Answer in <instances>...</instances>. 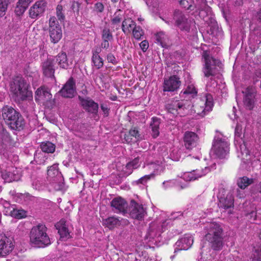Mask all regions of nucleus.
I'll use <instances>...</instances> for the list:
<instances>
[{"mask_svg":"<svg viewBox=\"0 0 261 261\" xmlns=\"http://www.w3.org/2000/svg\"><path fill=\"white\" fill-rule=\"evenodd\" d=\"M214 106L213 98L210 94H206L202 99L195 106L189 100L182 99L172 102L168 107L169 112L174 115L180 116L186 114L193 115L194 117H203L212 110Z\"/></svg>","mask_w":261,"mask_h":261,"instance_id":"obj_1","label":"nucleus"},{"mask_svg":"<svg viewBox=\"0 0 261 261\" xmlns=\"http://www.w3.org/2000/svg\"><path fill=\"white\" fill-rule=\"evenodd\" d=\"M29 84L24 79L17 77L11 84L10 90L19 100L31 99L32 92L29 90Z\"/></svg>","mask_w":261,"mask_h":261,"instance_id":"obj_2","label":"nucleus"},{"mask_svg":"<svg viewBox=\"0 0 261 261\" xmlns=\"http://www.w3.org/2000/svg\"><path fill=\"white\" fill-rule=\"evenodd\" d=\"M229 151V143L227 139L222 135H218L214 140L210 152L212 158H225Z\"/></svg>","mask_w":261,"mask_h":261,"instance_id":"obj_3","label":"nucleus"},{"mask_svg":"<svg viewBox=\"0 0 261 261\" xmlns=\"http://www.w3.org/2000/svg\"><path fill=\"white\" fill-rule=\"evenodd\" d=\"M2 116L13 129L19 130L24 124L22 117L12 107L5 106L2 110Z\"/></svg>","mask_w":261,"mask_h":261,"instance_id":"obj_4","label":"nucleus"},{"mask_svg":"<svg viewBox=\"0 0 261 261\" xmlns=\"http://www.w3.org/2000/svg\"><path fill=\"white\" fill-rule=\"evenodd\" d=\"M242 126L237 123L234 130V145L238 153V156L244 162L250 160L249 151L242 137Z\"/></svg>","mask_w":261,"mask_h":261,"instance_id":"obj_5","label":"nucleus"},{"mask_svg":"<svg viewBox=\"0 0 261 261\" xmlns=\"http://www.w3.org/2000/svg\"><path fill=\"white\" fill-rule=\"evenodd\" d=\"M188 212H176L172 213L169 218L166 219V214L165 212H162L159 217L153 222V226L166 228L171 227L173 225V222L178 220H182L188 216Z\"/></svg>","mask_w":261,"mask_h":261,"instance_id":"obj_6","label":"nucleus"},{"mask_svg":"<svg viewBox=\"0 0 261 261\" xmlns=\"http://www.w3.org/2000/svg\"><path fill=\"white\" fill-rule=\"evenodd\" d=\"M227 236L223 229H211L205 235V239L210 242L213 250L219 251L222 249Z\"/></svg>","mask_w":261,"mask_h":261,"instance_id":"obj_7","label":"nucleus"},{"mask_svg":"<svg viewBox=\"0 0 261 261\" xmlns=\"http://www.w3.org/2000/svg\"><path fill=\"white\" fill-rule=\"evenodd\" d=\"M30 242L38 248L45 247L51 243L49 237L43 229H31Z\"/></svg>","mask_w":261,"mask_h":261,"instance_id":"obj_8","label":"nucleus"},{"mask_svg":"<svg viewBox=\"0 0 261 261\" xmlns=\"http://www.w3.org/2000/svg\"><path fill=\"white\" fill-rule=\"evenodd\" d=\"M218 205L220 208L225 210L233 207L234 199L232 193L227 192L224 189H220L217 195Z\"/></svg>","mask_w":261,"mask_h":261,"instance_id":"obj_9","label":"nucleus"},{"mask_svg":"<svg viewBox=\"0 0 261 261\" xmlns=\"http://www.w3.org/2000/svg\"><path fill=\"white\" fill-rule=\"evenodd\" d=\"M49 34L51 42L56 43L62 37L61 26L55 16L51 17L49 20Z\"/></svg>","mask_w":261,"mask_h":261,"instance_id":"obj_10","label":"nucleus"},{"mask_svg":"<svg viewBox=\"0 0 261 261\" xmlns=\"http://www.w3.org/2000/svg\"><path fill=\"white\" fill-rule=\"evenodd\" d=\"M47 175L53 184H57V185L54 186L55 189L60 190L62 188L63 178L59 171L58 164H55L49 167L47 171Z\"/></svg>","mask_w":261,"mask_h":261,"instance_id":"obj_11","label":"nucleus"},{"mask_svg":"<svg viewBox=\"0 0 261 261\" xmlns=\"http://www.w3.org/2000/svg\"><path fill=\"white\" fill-rule=\"evenodd\" d=\"M202 56L204 59L205 64L203 69V72L205 77L213 76L214 73V69L216 66H219L220 61L215 59L209 56L207 51H204Z\"/></svg>","mask_w":261,"mask_h":261,"instance_id":"obj_12","label":"nucleus"},{"mask_svg":"<svg viewBox=\"0 0 261 261\" xmlns=\"http://www.w3.org/2000/svg\"><path fill=\"white\" fill-rule=\"evenodd\" d=\"M46 8V3L44 0L37 1L29 11V16L31 19H37L44 12Z\"/></svg>","mask_w":261,"mask_h":261,"instance_id":"obj_13","label":"nucleus"},{"mask_svg":"<svg viewBox=\"0 0 261 261\" xmlns=\"http://www.w3.org/2000/svg\"><path fill=\"white\" fill-rule=\"evenodd\" d=\"M13 248L11 238L7 237L5 234L0 233V255L6 256L12 251Z\"/></svg>","mask_w":261,"mask_h":261,"instance_id":"obj_14","label":"nucleus"},{"mask_svg":"<svg viewBox=\"0 0 261 261\" xmlns=\"http://www.w3.org/2000/svg\"><path fill=\"white\" fill-rule=\"evenodd\" d=\"M4 212L6 215L11 216L17 219H21L26 216V212L22 209H17L14 205H11L6 201L4 203Z\"/></svg>","mask_w":261,"mask_h":261,"instance_id":"obj_15","label":"nucleus"},{"mask_svg":"<svg viewBox=\"0 0 261 261\" xmlns=\"http://www.w3.org/2000/svg\"><path fill=\"white\" fill-rule=\"evenodd\" d=\"M17 173V170L13 167H7L6 169H4L3 167L0 168L1 176L6 182L17 180L19 179Z\"/></svg>","mask_w":261,"mask_h":261,"instance_id":"obj_16","label":"nucleus"},{"mask_svg":"<svg viewBox=\"0 0 261 261\" xmlns=\"http://www.w3.org/2000/svg\"><path fill=\"white\" fill-rule=\"evenodd\" d=\"M210 171L208 167H205L204 169H196L191 172H186L181 175V178L186 181H191L198 179L205 175Z\"/></svg>","mask_w":261,"mask_h":261,"instance_id":"obj_17","label":"nucleus"},{"mask_svg":"<svg viewBox=\"0 0 261 261\" xmlns=\"http://www.w3.org/2000/svg\"><path fill=\"white\" fill-rule=\"evenodd\" d=\"M146 214V211L142 204H140L135 201H131L129 215L134 219L139 220H142Z\"/></svg>","mask_w":261,"mask_h":261,"instance_id":"obj_18","label":"nucleus"},{"mask_svg":"<svg viewBox=\"0 0 261 261\" xmlns=\"http://www.w3.org/2000/svg\"><path fill=\"white\" fill-rule=\"evenodd\" d=\"M180 85V81L179 78L175 75L171 76L169 79L164 80L163 91L173 92L178 89Z\"/></svg>","mask_w":261,"mask_h":261,"instance_id":"obj_19","label":"nucleus"},{"mask_svg":"<svg viewBox=\"0 0 261 261\" xmlns=\"http://www.w3.org/2000/svg\"><path fill=\"white\" fill-rule=\"evenodd\" d=\"M111 205L115 212L123 214L126 213L128 206L126 201L120 197L114 198L111 202Z\"/></svg>","mask_w":261,"mask_h":261,"instance_id":"obj_20","label":"nucleus"},{"mask_svg":"<svg viewBox=\"0 0 261 261\" xmlns=\"http://www.w3.org/2000/svg\"><path fill=\"white\" fill-rule=\"evenodd\" d=\"M198 137L197 135L192 132L187 131L185 132L184 137V142L186 148L188 149H191L196 146Z\"/></svg>","mask_w":261,"mask_h":261,"instance_id":"obj_21","label":"nucleus"},{"mask_svg":"<svg viewBox=\"0 0 261 261\" xmlns=\"http://www.w3.org/2000/svg\"><path fill=\"white\" fill-rule=\"evenodd\" d=\"M75 93V82L70 78L60 90L61 95L64 97L71 98Z\"/></svg>","mask_w":261,"mask_h":261,"instance_id":"obj_22","label":"nucleus"},{"mask_svg":"<svg viewBox=\"0 0 261 261\" xmlns=\"http://www.w3.org/2000/svg\"><path fill=\"white\" fill-rule=\"evenodd\" d=\"M80 99L81 105L86 111L94 114L97 113L98 105L97 103L89 98H82Z\"/></svg>","mask_w":261,"mask_h":261,"instance_id":"obj_23","label":"nucleus"},{"mask_svg":"<svg viewBox=\"0 0 261 261\" xmlns=\"http://www.w3.org/2000/svg\"><path fill=\"white\" fill-rule=\"evenodd\" d=\"M244 93H245L244 104L248 109L251 110L254 103V89L252 87H248Z\"/></svg>","mask_w":261,"mask_h":261,"instance_id":"obj_24","label":"nucleus"},{"mask_svg":"<svg viewBox=\"0 0 261 261\" xmlns=\"http://www.w3.org/2000/svg\"><path fill=\"white\" fill-rule=\"evenodd\" d=\"M177 26L181 30L189 32L190 29L191 21L188 20L182 14H180L179 16H175Z\"/></svg>","mask_w":261,"mask_h":261,"instance_id":"obj_25","label":"nucleus"},{"mask_svg":"<svg viewBox=\"0 0 261 261\" xmlns=\"http://www.w3.org/2000/svg\"><path fill=\"white\" fill-rule=\"evenodd\" d=\"M193 238L190 234H186L184 237L178 240L176 244L181 249L187 250L193 243Z\"/></svg>","mask_w":261,"mask_h":261,"instance_id":"obj_26","label":"nucleus"},{"mask_svg":"<svg viewBox=\"0 0 261 261\" xmlns=\"http://www.w3.org/2000/svg\"><path fill=\"white\" fill-rule=\"evenodd\" d=\"M55 59L49 58L46 61L44 62L42 65V68L44 74L48 77L54 75L55 68L54 63Z\"/></svg>","mask_w":261,"mask_h":261,"instance_id":"obj_27","label":"nucleus"},{"mask_svg":"<svg viewBox=\"0 0 261 261\" xmlns=\"http://www.w3.org/2000/svg\"><path fill=\"white\" fill-rule=\"evenodd\" d=\"M32 1L33 0H18L15 9L16 15L18 16L22 15Z\"/></svg>","mask_w":261,"mask_h":261,"instance_id":"obj_28","label":"nucleus"},{"mask_svg":"<svg viewBox=\"0 0 261 261\" xmlns=\"http://www.w3.org/2000/svg\"><path fill=\"white\" fill-rule=\"evenodd\" d=\"M56 62L61 68L64 69H67L72 63V61L68 60L66 54L65 53L59 54L56 57Z\"/></svg>","mask_w":261,"mask_h":261,"instance_id":"obj_29","label":"nucleus"},{"mask_svg":"<svg viewBox=\"0 0 261 261\" xmlns=\"http://www.w3.org/2000/svg\"><path fill=\"white\" fill-rule=\"evenodd\" d=\"M197 91L195 87L194 84H191L187 85L184 91L181 92L180 96L181 97L190 99V98H194L197 95Z\"/></svg>","mask_w":261,"mask_h":261,"instance_id":"obj_30","label":"nucleus"},{"mask_svg":"<svg viewBox=\"0 0 261 261\" xmlns=\"http://www.w3.org/2000/svg\"><path fill=\"white\" fill-rule=\"evenodd\" d=\"M144 168L151 171L150 175H152L153 178L155 175L160 174L163 171V166L159 163H151L147 164Z\"/></svg>","mask_w":261,"mask_h":261,"instance_id":"obj_31","label":"nucleus"},{"mask_svg":"<svg viewBox=\"0 0 261 261\" xmlns=\"http://www.w3.org/2000/svg\"><path fill=\"white\" fill-rule=\"evenodd\" d=\"M136 26V23L131 18H125L122 23V30L125 34H130Z\"/></svg>","mask_w":261,"mask_h":261,"instance_id":"obj_32","label":"nucleus"},{"mask_svg":"<svg viewBox=\"0 0 261 261\" xmlns=\"http://www.w3.org/2000/svg\"><path fill=\"white\" fill-rule=\"evenodd\" d=\"M163 187L165 189H168L170 187L176 186L178 189H183L188 187L187 184H181V181L179 180L171 179L164 181L162 184Z\"/></svg>","mask_w":261,"mask_h":261,"instance_id":"obj_33","label":"nucleus"},{"mask_svg":"<svg viewBox=\"0 0 261 261\" xmlns=\"http://www.w3.org/2000/svg\"><path fill=\"white\" fill-rule=\"evenodd\" d=\"M35 95L36 100H39L43 98V97L46 98V99H49L51 97V94L44 87H41L38 88L35 92Z\"/></svg>","mask_w":261,"mask_h":261,"instance_id":"obj_34","label":"nucleus"},{"mask_svg":"<svg viewBox=\"0 0 261 261\" xmlns=\"http://www.w3.org/2000/svg\"><path fill=\"white\" fill-rule=\"evenodd\" d=\"M254 182V179L247 176L239 177L237 180V185L242 190L245 189Z\"/></svg>","mask_w":261,"mask_h":261,"instance_id":"obj_35","label":"nucleus"},{"mask_svg":"<svg viewBox=\"0 0 261 261\" xmlns=\"http://www.w3.org/2000/svg\"><path fill=\"white\" fill-rule=\"evenodd\" d=\"M120 222V220L115 217H109L103 221V225L108 228H112L119 226Z\"/></svg>","mask_w":261,"mask_h":261,"instance_id":"obj_36","label":"nucleus"},{"mask_svg":"<svg viewBox=\"0 0 261 261\" xmlns=\"http://www.w3.org/2000/svg\"><path fill=\"white\" fill-rule=\"evenodd\" d=\"M160 124V120L156 117L152 118V121L150 123V127L152 130V135L153 138H156L160 134L159 125Z\"/></svg>","mask_w":261,"mask_h":261,"instance_id":"obj_37","label":"nucleus"},{"mask_svg":"<svg viewBox=\"0 0 261 261\" xmlns=\"http://www.w3.org/2000/svg\"><path fill=\"white\" fill-rule=\"evenodd\" d=\"M140 166V159L137 157L128 163L125 166V172L127 174L132 173L133 169H137Z\"/></svg>","mask_w":261,"mask_h":261,"instance_id":"obj_38","label":"nucleus"},{"mask_svg":"<svg viewBox=\"0 0 261 261\" xmlns=\"http://www.w3.org/2000/svg\"><path fill=\"white\" fill-rule=\"evenodd\" d=\"M123 12L121 10H118L114 14L113 18L112 19V24L113 28H115L118 30L120 27V23L122 19Z\"/></svg>","mask_w":261,"mask_h":261,"instance_id":"obj_39","label":"nucleus"},{"mask_svg":"<svg viewBox=\"0 0 261 261\" xmlns=\"http://www.w3.org/2000/svg\"><path fill=\"white\" fill-rule=\"evenodd\" d=\"M41 149L43 152L53 153L55 150V145L50 142H43L40 145Z\"/></svg>","mask_w":261,"mask_h":261,"instance_id":"obj_40","label":"nucleus"},{"mask_svg":"<svg viewBox=\"0 0 261 261\" xmlns=\"http://www.w3.org/2000/svg\"><path fill=\"white\" fill-rule=\"evenodd\" d=\"M128 136L134 137L136 140H138L140 138V135L139 134V132L137 129H136V128H133L130 129L128 135H126V136L125 137V139L126 141L128 143H129L132 141V138L129 139Z\"/></svg>","mask_w":261,"mask_h":261,"instance_id":"obj_41","label":"nucleus"},{"mask_svg":"<svg viewBox=\"0 0 261 261\" xmlns=\"http://www.w3.org/2000/svg\"><path fill=\"white\" fill-rule=\"evenodd\" d=\"M10 3V0H0V18L6 14L8 6Z\"/></svg>","mask_w":261,"mask_h":261,"instance_id":"obj_42","label":"nucleus"},{"mask_svg":"<svg viewBox=\"0 0 261 261\" xmlns=\"http://www.w3.org/2000/svg\"><path fill=\"white\" fill-rule=\"evenodd\" d=\"M102 40L110 41L113 40V35L110 29L108 28H105L102 31L101 34Z\"/></svg>","mask_w":261,"mask_h":261,"instance_id":"obj_43","label":"nucleus"},{"mask_svg":"<svg viewBox=\"0 0 261 261\" xmlns=\"http://www.w3.org/2000/svg\"><path fill=\"white\" fill-rule=\"evenodd\" d=\"M58 233L60 235L59 240L61 241H66L71 237L68 229H58Z\"/></svg>","mask_w":261,"mask_h":261,"instance_id":"obj_44","label":"nucleus"},{"mask_svg":"<svg viewBox=\"0 0 261 261\" xmlns=\"http://www.w3.org/2000/svg\"><path fill=\"white\" fill-rule=\"evenodd\" d=\"M132 33L136 40H140L144 35V31L140 26H136L132 31Z\"/></svg>","mask_w":261,"mask_h":261,"instance_id":"obj_45","label":"nucleus"},{"mask_svg":"<svg viewBox=\"0 0 261 261\" xmlns=\"http://www.w3.org/2000/svg\"><path fill=\"white\" fill-rule=\"evenodd\" d=\"M92 61L93 65L97 69L101 68L103 65V60L100 56H92Z\"/></svg>","mask_w":261,"mask_h":261,"instance_id":"obj_46","label":"nucleus"},{"mask_svg":"<svg viewBox=\"0 0 261 261\" xmlns=\"http://www.w3.org/2000/svg\"><path fill=\"white\" fill-rule=\"evenodd\" d=\"M1 140H0V150L4 148V142L7 141L9 139V134L5 129H3L0 135Z\"/></svg>","mask_w":261,"mask_h":261,"instance_id":"obj_47","label":"nucleus"},{"mask_svg":"<svg viewBox=\"0 0 261 261\" xmlns=\"http://www.w3.org/2000/svg\"><path fill=\"white\" fill-rule=\"evenodd\" d=\"M217 86L216 82L211 78V81L207 83L206 88L208 91L215 92L217 90Z\"/></svg>","mask_w":261,"mask_h":261,"instance_id":"obj_48","label":"nucleus"},{"mask_svg":"<svg viewBox=\"0 0 261 261\" xmlns=\"http://www.w3.org/2000/svg\"><path fill=\"white\" fill-rule=\"evenodd\" d=\"M156 40L160 44L164 47L165 43L166 36L163 32H159L156 34Z\"/></svg>","mask_w":261,"mask_h":261,"instance_id":"obj_49","label":"nucleus"},{"mask_svg":"<svg viewBox=\"0 0 261 261\" xmlns=\"http://www.w3.org/2000/svg\"><path fill=\"white\" fill-rule=\"evenodd\" d=\"M254 248L251 261H261V247Z\"/></svg>","mask_w":261,"mask_h":261,"instance_id":"obj_50","label":"nucleus"},{"mask_svg":"<svg viewBox=\"0 0 261 261\" xmlns=\"http://www.w3.org/2000/svg\"><path fill=\"white\" fill-rule=\"evenodd\" d=\"M171 159L175 161H178L181 158V151L177 149H173L170 153Z\"/></svg>","mask_w":261,"mask_h":261,"instance_id":"obj_51","label":"nucleus"},{"mask_svg":"<svg viewBox=\"0 0 261 261\" xmlns=\"http://www.w3.org/2000/svg\"><path fill=\"white\" fill-rule=\"evenodd\" d=\"M45 158L44 154L41 152L36 154L34 156L35 161L38 164H44L45 161Z\"/></svg>","mask_w":261,"mask_h":261,"instance_id":"obj_52","label":"nucleus"},{"mask_svg":"<svg viewBox=\"0 0 261 261\" xmlns=\"http://www.w3.org/2000/svg\"><path fill=\"white\" fill-rule=\"evenodd\" d=\"M180 5L187 10H192L193 2L191 0H181Z\"/></svg>","mask_w":261,"mask_h":261,"instance_id":"obj_53","label":"nucleus"},{"mask_svg":"<svg viewBox=\"0 0 261 261\" xmlns=\"http://www.w3.org/2000/svg\"><path fill=\"white\" fill-rule=\"evenodd\" d=\"M56 15L58 19L60 21L63 20L65 18V15L63 13V7L61 5H58L56 8Z\"/></svg>","mask_w":261,"mask_h":261,"instance_id":"obj_54","label":"nucleus"},{"mask_svg":"<svg viewBox=\"0 0 261 261\" xmlns=\"http://www.w3.org/2000/svg\"><path fill=\"white\" fill-rule=\"evenodd\" d=\"M246 219L250 223H254L256 220V212L252 211L246 215Z\"/></svg>","mask_w":261,"mask_h":261,"instance_id":"obj_55","label":"nucleus"},{"mask_svg":"<svg viewBox=\"0 0 261 261\" xmlns=\"http://www.w3.org/2000/svg\"><path fill=\"white\" fill-rule=\"evenodd\" d=\"M196 5L199 9H203L204 8H206L207 11H211V9L209 7L207 6L206 1V0H196Z\"/></svg>","mask_w":261,"mask_h":261,"instance_id":"obj_56","label":"nucleus"},{"mask_svg":"<svg viewBox=\"0 0 261 261\" xmlns=\"http://www.w3.org/2000/svg\"><path fill=\"white\" fill-rule=\"evenodd\" d=\"M68 224L67 223L66 221L64 219H61L55 225L56 228H68Z\"/></svg>","mask_w":261,"mask_h":261,"instance_id":"obj_57","label":"nucleus"},{"mask_svg":"<svg viewBox=\"0 0 261 261\" xmlns=\"http://www.w3.org/2000/svg\"><path fill=\"white\" fill-rule=\"evenodd\" d=\"M152 178V175H145L139 179L137 181V182L139 184L145 185L149 180Z\"/></svg>","mask_w":261,"mask_h":261,"instance_id":"obj_58","label":"nucleus"},{"mask_svg":"<svg viewBox=\"0 0 261 261\" xmlns=\"http://www.w3.org/2000/svg\"><path fill=\"white\" fill-rule=\"evenodd\" d=\"M222 227V224L221 223L216 221H213L210 223L209 226L205 227L204 228H220Z\"/></svg>","mask_w":261,"mask_h":261,"instance_id":"obj_59","label":"nucleus"},{"mask_svg":"<svg viewBox=\"0 0 261 261\" xmlns=\"http://www.w3.org/2000/svg\"><path fill=\"white\" fill-rule=\"evenodd\" d=\"M140 47L143 52H145L149 47V44L148 41L146 40L142 41L140 43Z\"/></svg>","mask_w":261,"mask_h":261,"instance_id":"obj_60","label":"nucleus"},{"mask_svg":"<svg viewBox=\"0 0 261 261\" xmlns=\"http://www.w3.org/2000/svg\"><path fill=\"white\" fill-rule=\"evenodd\" d=\"M103 5L101 3H97L94 6V10L97 12H101L103 10Z\"/></svg>","mask_w":261,"mask_h":261,"instance_id":"obj_61","label":"nucleus"},{"mask_svg":"<svg viewBox=\"0 0 261 261\" xmlns=\"http://www.w3.org/2000/svg\"><path fill=\"white\" fill-rule=\"evenodd\" d=\"M200 261H218V260L214 258L212 255L209 254L206 256L202 257Z\"/></svg>","mask_w":261,"mask_h":261,"instance_id":"obj_62","label":"nucleus"},{"mask_svg":"<svg viewBox=\"0 0 261 261\" xmlns=\"http://www.w3.org/2000/svg\"><path fill=\"white\" fill-rule=\"evenodd\" d=\"M107 60L109 62L113 64H116L117 63L115 56L111 53H110L107 55Z\"/></svg>","mask_w":261,"mask_h":261,"instance_id":"obj_63","label":"nucleus"},{"mask_svg":"<svg viewBox=\"0 0 261 261\" xmlns=\"http://www.w3.org/2000/svg\"><path fill=\"white\" fill-rule=\"evenodd\" d=\"M80 4L77 2H73L71 5V9L74 12H79Z\"/></svg>","mask_w":261,"mask_h":261,"instance_id":"obj_64","label":"nucleus"}]
</instances>
